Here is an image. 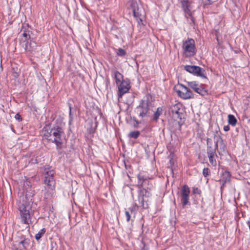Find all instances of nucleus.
Listing matches in <instances>:
<instances>
[{
  "instance_id": "f257e3e1",
  "label": "nucleus",
  "mask_w": 250,
  "mask_h": 250,
  "mask_svg": "<svg viewBox=\"0 0 250 250\" xmlns=\"http://www.w3.org/2000/svg\"><path fill=\"white\" fill-rule=\"evenodd\" d=\"M34 195V190L30 188L25 192L24 196L20 197L18 203L20 219L22 224L29 225L31 222V218L33 215L32 206Z\"/></svg>"
},
{
  "instance_id": "f03ea898",
  "label": "nucleus",
  "mask_w": 250,
  "mask_h": 250,
  "mask_svg": "<svg viewBox=\"0 0 250 250\" xmlns=\"http://www.w3.org/2000/svg\"><path fill=\"white\" fill-rule=\"evenodd\" d=\"M44 138L48 142L54 143L57 148H60L62 144V138L64 136L63 128L61 125H46L42 129Z\"/></svg>"
},
{
  "instance_id": "7ed1b4c3",
  "label": "nucleus",
  "mask_w": 250,
  "mask_h": 250,
  "mask_svg": "<svg viewBox=\"0 0 250 250\" xmlns=\"http://www.w3.org/2000/svg\"><path fill=\"white\" fill-rule=\"evenodd\" d=\"M138 190V201L144 208H148V197L150 194L148 189H150L152 185L150 184V181L148 177L145 175L144 173L140 172L137 175Z\"/></svg>"
},
{
  "instance_id": "20e7f679",
  "label": "nucleus",
  "mask_w": 250,
  "mask_h": 250,
  "mask_svg": "<svg viewBox=\"0 0 250 250\" xmlns=\"http://www.w3.org/2000/svg\"><path fill=\"white\" fill-rule=\"evenodd\" d=\"M43 173L44 176V182L46 185L44 196L46 199H50L53 197L55 188V171L50 167H45Z\"/></svg>"
},
{
  "instance_id": "39448f33",
  "label": "nucleus",
  "mask_w": 250,
  "mask_h": 250,
  "mask_svg": "<svg viewBox=\"0 0 250 250\" xmlns=\"http://www.w3.org/2000/svg\"><path fill=\"white\" fill-rule=\"evenodd\" d=\"M150 98L151 95L146 94L144 99L141 101L140 104L137 107L136 111L140 117L143 118L149 116V111L150 108L152 107Z\"/></svg>"
},
{
  "instance_id": "423d86ee",
  "label": "nucleus",
  "mask_w": 250,
  "mask_h": 250,
  "mask_svg": "<svg viewBox=\"0 0 250 250\" xmlns=\"http://www.w3.org/2000/svg\"><path fill=\"white\" fill-rule=\"evenodd\" d=\"M184 53L186 57H191L194 56L196 52L195 46V42L192 39H188L186 41L183 45Z\"/></svg>"
},
{
  "instance_id": "0eeeda50",
  "label": "nucleus",
  "mask_w": 250,
  "mask_h": 250,
  "mask_svg": "<svg viewBox=\"0 0 250 250\" xmlns=\"http://www.w3.org/2000/svg\"><path fill=\"white\" fill-rule=\"evenodd\" d=\"M174 91L181 98L184 99H188L193 98L192 92L186 86L183 84H179L174 88Z\"/></svg>"
},
{
  "instance_id": "6e6552de",
  "label": "nucleus",
  "mask_w": 250,
  "mask_h": 250,
  "mask_svg": "<svg viewBox=\"0 0 250 250\" xmlns=\"http://www.w3.org/2000/svg\"><path fill=\"white\" fill-rule=\"evenodd\" d=\"M185 69L197 76L205 78V70L202 69L199 66L195 65H186L184 66Z\"/></svg>"
},
{
  "instance_id": "1a4fd4ad",
  "label": "nucleus",
  "mask_w": 250,
  "mask_h": 250,
  "mask_svg": "<svg viewBox=\"0 0 250 250\" xmlns=\"http://www.w3.org/2000/svg\"><path fill=\"white\" fill-rule=\"evenodd\" d=\"M220 144L222 146L223 148L224 149L225 145L223 144V141L220 137H217L216 139V142L215 144L212 146H208L207 148V154L208 156L216 155V150L218 148V145Z\"/></svg>"
},
{
  "instance_id": "9d476101",
  "label": "nucleus",
  "mask_w": 250,
  "mask_h": 250,
  "mask_svg": "<svg viewBox=\"0 0 250 250\" xmlns=\"http://www.w3.org/2000/svg\"><path fill=\"white\" fill-rule=\"evenodd\" d=\"M188 84L196 92L202 96H205L208 94L207 91L204 87L199 85L196 82H189L188 83Z\"/></svg>"
},
{
  "instance_id": "9b49d317",
  "label": "nucleus",
  "mask_w": 250,
  "mask_h": 250,
  "mask_svg": "<svg viewBox=\"0 0 250 250\" xmlns=\"http://www.w3.org/2000/svg\"><path fill=\"white\" fill-rule=\"evenodd\" d=\"M128 4L132 9L134 17L137 20L139 19L142 21V20L140 19L141 13L137 1L134 0H129Z\"/></svg>"
},
{
  "instance_id": "f8f14e48",
  "label": "nucleus",
  "mask_w": 250,
  "mask_h": 250,
  "mask_svg": "<svg viewBox=\"0 0 250 250\" xmlns=\"http://www.w3.org/2000/svg\"><path fill=\"white\" fill-rule=\"evenodd\" d=\"M183 114L182 113L180 112L179 110H176L174 112L173 109V119H174V125L175 127L180 128L181 125L183 124Z\"/></svg>"
},
{
  "instance_id": "ddd939ff",
  "label": "nucleus",
  "mask_w": 250,
  "mask_h": 250,
  "mask_svg": "<svg viewBox=\"0 0 250 250\" xmlns=\"http://www.w3.org/2000/svg\"><path fill=\"white\" fill-rule=\"evenodd\" d=\"M30 240L29 239L24 238L20 241H16L15 242L14 247L17 250H25L29 246Z\"/></svg>"
},
{
  "instance_id": "4468645a",
  "label": "nucleus",
  "mask_w": 250,
  "mask_h": 250,
  "mask_svg": "<svg viewBox=\"0 0 250 250\" xmlns=\"http://www.w3.org/2000/svg\"><path fill=\"white\" fill-rule=\"evenodd\" d=\"M182 4V7L185 11L186 16H191L192 6L191 3L188 0H179Z\"/></svg>"
},
{
  "instance_id": "2eb2a0df",
  "label": "nucleus",
  "mask_w": 250,
  "mask_h": 250,
  "mask_svg": "<svg viewBox=\"0 0 250 250\" xmlns=\"http://www.w3.org/2000/svg\"><path fill=\"white\" fill-rule=\"evenodd\" d=\"M119 96L121 97L126 93L130 88L129 84L128 82L124 81H122L119 84Z\"/></svg>"
},
{
  "instance_id": "dca6fc26",
  "label": "nucleus",
  "mask_w": 250,
  "mask_h": 250,
  "mask_svg": "<svg viewBox=\"0 0 250 250\" xmlns=\"http://www.w3.org/2000/svg\"><path fill=\"white\" fill-rule=\"evenodd\" d=\"M37 43L32 41L27 42L25 45L24 49L29 52L35 51L37 49Z\"/></svg>"
},
{
  "instance_id": "f3484780",
  "label": "nucleus",
  "mask_w": 250,
  "mask_h": 250,
  "mask_svg": "<svg viewBox=\"0 0 250 250\" xmlns=\"http://www.w3.org/2000/svg\"><path fill=\"white\" fill-rule=\"evenodd\" d=\"M113 74L114 76V79L116 81V83L118 85L120 83H121L122 81H124L123 80V76L118 71H114Z\"/></svg>"
},
{
  "instance_id": "a211bd4d",
  "label": "nucleus",
  "mask_w": 250,
  "mask_h": 250,
  "mask_svg": "<svg viewBox=\"0 0 250 250\" xmlns=\"http://www.w3.org/2000/svg\"><path fill=\"white\" fill-rule=\"evenodd\" d=\"M231 174L229 172L225 171L222 174V181L223 182V185L227 183H229L230 181Z\"/></svg>"
},
{
  "instance_id": "6ab92c4d",
  "label": "nucleus",
  "mask_w": 250,
  "mask_h": 250,
  "mask_svg": "<svg viewBox=\"0 0 250 250\" xmlns=\"http://www.w3.org/2000/svg\"><path fill=\"white\" fill-rule=\"evenodd\" d=\"M228 122L230 125L234 126L237 123V120L233 115L229 114L228 115Z\"/></svg>"
},
{
  "instance_id": "aec40b11",
  "label": "nucleus",
  "mask_w": 250,
  "mask_h": 250,
  "mask_svg": "<svg viewBox=\"0 0 250 250\" xmlns=\"http://www.w3.org/2000/svg\"><path fill=\"white\" fill-rule=\"evenodd\" d=\"M209 159V163L213 167H216L217 166V161L216 160V158L217 157V155H212L208 156Z\"/></svg>"
},
{
  "instance_id": "412c9836",
  "label": "nucleus",
  "mask_w": 250,
  "mask_h": 250,
  "mask_svg": "<svg viewBox=\"0 0 250 250\" xmlns=\"http://www.w3.org/2000/svg\"><path fill=\"white\" fill-rule=\"evenodd\" d=\"M45 231H46V229L44 228H43L42 229H41L38 232V233L35 235V239L37 240H39L44 234Z\"/></svg>"
},
{
  "instance_id": "4be33fe9",
  "label": "nucleus",
  "mask_w": 250,
  "mask_h": 250,
  "mask_svg": "<svg viewBox=\"0 0 250 250\" xmlns=\"http://www.w3.org/2000/svg\"><path fill=\"white\" fill-rule=\"evenodd\" d=\"M162 109L160 107H158L157 109V111L155 112L153 115V120L155 121H157L159 119V116L162 114Z\"/></svg>"
},
{
  "instance_id": "5701e85b",
  "label": "nucleus",
  "mask_w": 250,
  "mask_h": 250,
  "mask_svg": "<svg viewBox=\"0 0 250 250\" xmlns=\"http://www.w3.org/2000/svg\"><path fill=\"white\" fill-rule=\"evenodd\" d=\"M190 191L188 187L187 186H184L182 190V196H188Z\"/></svg>"
},
{
  "instance_id": "b1692460",
  "label": "nucleus",
  "mask_w": 250,
  "mask_h": 250,
  "mask_svg": "<svg viewBox=\"0 0 250 250\" xmlns=\"http://www.w3.org/2000/svg\"><path fill=\"white\" fill-rule=\"evenodd\" d=\"M140 132L139 131H134L130 132L128 134V137L131 138L137 139L140 135Z\"/></svg>"
},
{
  "instance_id": "393cba45",
  "label": "nucleus",
  "mask_w": 250,
  "mask_h": 250,
  "mask_svg": "<svg viewBox=\"0 0 250 250\" xmlns=\"http://www.w3.org/2000/svg\"><path fill=\"white\" fill-rule=\"evenodd\" d=\"M245 117L248 121L250 122V109L249 108H246L245 110Z\"/></svg>"
},
{
  "instance_id": "a878e982",
  "label": "nucleus",
  "mask_w": 250,
  "mask_h": 250,
  "mask_svg": "<svg viewBox=\"0 0 250 250\" xmlns=\"http://www.w3.org/2000/svg\"><path fill=\"white\" fill-rule=\"evenodd\" d=\"M126 53V51L121 48H119L117 52V55L121 57L125 56Z\"/></svg>"
},
{
  "instance_id": "bb28decb",
  "label": "nucleus",
  "mask_w": 250,
  "mask_h": 250,
  "mask_svg": "<svg viewBox=\"0 0 250 250\" xmlns=\"http://www.w3.org/2000/svg\"><path fill=\"white\" fill-rule=\"evenodd\" d=\"M188 202V196H182V203L183 206L186 205Z\"/></svg>"
},
{
  "instance_id": "cd10ccee",
  "label": "nucleus",
  "mask_w": 250,
  "mask_h": 250,
  "mask_svg": "<svg viewBox=\"0 0 250 250\" xmlns=\"http://www.w3.org/2000/svg\"><path fill=\"white\" fill-rule=\"evenodd\" d=\"M131 213L129 212V211H127L125 210V216L127 222H129L131 219Z\"/></svg>"
},
{
  "instance_id": "c85d7f7f",
  "label": "nucleus",
  "mask_w": 250,
  "mask_h": 250,
  "mask_svg": "<svg viewBox=\"0 0 250 250\" xmlns=\"http://www.w3.org/2000/svg\"><path fill=\"white\" fill-rule=\"evenodd\" d=\"M27 31L26 30H24L23 33L22 34V36L25 38L24 41H26L28 39L30 38V36L27 33Z\"/></svg>"
},
{
  "instance_id": "c756f323",
  "label": "nucleus",
  "mask_w": 250,
  "mask_h": 250,
  "mask_svg": "<svg viewBox=\"0 0 250 250\" xmlns=\"http://www.w3.org/2000/svg\"><path fill=\"white\" fill-rule=\"evenodd\" d=\"M216 0H202L204 4L208 5L210 4L211 3L214 2Z\"/></svg>"
},
{
  "instance_id": "7c9ffc66",
  "label": "nucleus",
  "mask_w": 250,
  "mask_h": 250,
  "mask_svg": "<svg viewBox=\"0 0 250 250\" xmlns=\"http://www.w3.org/2000/svg\"><path fill=\"white\" fill-rule=\"evenodd\" d=\"M209 169L208 168H205L203 170V174L205 177H207L208 175Z\"/></svg>"
},
{
  "instance_id": "2f4dec72",
  "label": "nucleus",
  "mask_w": 250,
  "mask_h": 250,
  "mask_svg": "<svg viewBox=\"0 0 250 250\" xmlns=\"http://www.w3.org/2000/svg\"><path fill=\"white\" fill-rule=\"evenodd\" d=\"M15 118L19 122L22 120V118L19 113H17L15 115Z\"/></svg>"
},
{
  "instance_id": "473e14b6",
  "label": "nucleus",
  "mask_w": 250,
  "mask_h": 250,
  "mask_svg": "<svg viewBox=\"0 0 250 250\" xmlns=\"http://www.w3.org/2000/svg\"><path fill=\"white\" fill-rule=\"evenodd\" d=\"M169 146H167V148H168ZM168 150H169V155L168 156V159H169V163H170L171 165H172V151L169 149L168 148Z\"/></svg>"
},
{
  "instance_id": "72a5a7b5",
  "label": "nucleus",
  "mask_w": 250,
  "mask_h": 250,
  "mask_svg": "<svg viewBox=\"0 0 250 250\" xmlns=\"http://www.w3.org/2000/svg\"><path fill=\"white\" fill-rule=\"evenodd\" d=\"M134 209L135 208L131 207L129 208L127 211H129V212L131 213V214H134V215H135Z\"/></svg>"
},
{
  "instance_id": "f704fd0d",
  "label": "nucleus",
  "mask_w": 250,
  "mask_h": 250,
  "mask_svg": "<svg viewBox=\"0 0 250 250\" xmlns=\"http://www.w3.org/2000/svg\"><path fill=\"white\" fill-rule=\"evenodd\" d=\"M224 130L225 131H228L229 130V125H226V126H224Z\"/></svg>"
},
{
  "instance_id": "c9c22d12",
  "label": "nucleus",
  "mask_w": 250,
  "mask_h": 250,
  "mask_svg": "<svg viewBox=\"0 0 250 250\" xmlns=\"http://www.w3.org/2000/svg\"><path fill=\"white\" fill-rule=\"evenodd\" d=\"M69 117H71L72 113H71V107L70 105H69Z\"/></svg>"
},
{
  "instance_id": "e433bc0d",
  "label": "nucleus",
  "mask_w": 250,
  "mask_h": 250,
  "mask_svg": "<svg viewBox=\"0 0 250 250\" xmlns=\"http://www.w3.org/2000/svg\"><path fill=\"white\" fill-rule=\"evenodd\" d=\"M246 104L247 105V108H249L250 109V103L247 102V103H246Z\"/></svg>"
},
{
  "instance_id": "4c0bfd02",
  "label": "nucleus",
  "mask_w": 250,
  "mask_h": 250,
  "mask_svg": "<svg viewBox=\"0 0 250 250\" xmlns=\"http://www.w3.org/2000/svg\"><path fill=\"white\" fill-rule=\"evenodd\" d=\"M168 169L169 170L170 172H172V166H169L168 167Z\"/></svg>"
},
{
  "instance_id": "58836bf2",
  "label": "nucleus",
  "mask_w": 250,
  "mask_h": 250,
  "mask_svg": "<svg viewBox=\"0 0 250 250\" xmlns=\"http://www.w3.org/2000/svg\"><path fill=\"white\" fill-rule=\"evenodd\" d=\"M134 121L136 123V124L137 125H138V124H140V122H139L138 120H136V119H135V120H134Z\"/></svg>"
},
{
  "instance_id": "ea45409f",
  "label": "nucleus",
  "mask_w": 250,
  "mask_h": 250,
  "mask_svg": "<svg viewBox=\"0 0 250 250\" xmlns=\"http://www.w3.org/2000/svg\"><path fill=\"white\" fill-rule=\"evenodd\" d=\"M247 102H249V103H250V96L248 97L247 99Z\"/></svg>"
},
{
  "instance_id": "a19ab883",
  "label": "nucleus",
  "mask_w": 250,
  "mask_h": 250,
  "mask_svg": "<svg viewBox=\"0 0 250 250\" xmlns=\"http://www.w3.org/2000/svg\"><path fill=\"white\" fill-rule=\"evenodd\" d=\"M174 109H176L178 108V106L177 105H175L174 106H173V107Z\"/></svg>"
},
{
  "instance_id": "79ce46f5",
  "label": "nucleus",
  "mask_w": 250,
  "mask_h": 250,
  "mask_svg": "<svg viewBox=\"0 0 250 250\" xmlns=\"http://www.w3.org/2000/svg\"><path fill=\"white\" fill-rule=\"evenodd\" d=\"M248 225H249V229H250V221H248Z\"/></svg>"
}]
</instances>
